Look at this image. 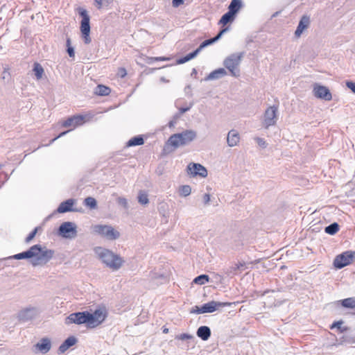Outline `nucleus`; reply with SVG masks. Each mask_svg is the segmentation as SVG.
Instances as JSON below:
<instances>
[{
    "label": "nucleus",
    "mask_w": 355,
    "mask_h": 355,
    "mask_svg": "<svg viewBox=\"0 0 355 355\" xmlns=\"http://www.w3.org/2000/svg\"><path fill=\"white\" fill-rule=\"evenodd\" d=\"M58 234L64 239H73L77 236V226L72 222H64L59 226Z\"/></svg>",
    "instance_id": "8"
},
{
    "label": "nucleus",
    "mask_w": 355,
    "mask_h": 355,
    "mask_svg": "<svg viewBox=\"0 0 355 355\" xmlns=\"http://www.w3.org/2000/svg\"><path fill=\"white\" fill-rule=\"evenodd\" d=\"M94 4L98 9H101L103 7V0H94Z\"/></svg>",
    "instance_id": "51"
},
{
    "label": "nucleus",
    "mask_w": 355,
    "mask_h": 355,
    "mask_svg": "<svg viewBox=\"0 0 355 355\" xmlns=\"http://www.w3.org/2000/svg\"><path fill=\"white\" fill-rule=\"evenodd\" d=\"M137 198L141 205H147L149 202L148 195L145 192L140 191Z\"/></svg>",
    "instance_id": "40"
},
{
    "label": "nucleus",
    "mask_w": 355,
    "mask_h": 355,
    "mask_svg": "<svg viewBox=\"0 0 355 355\" xmlns=\"http://www.w3.org/2000/svg\"><path fill=\"white\" fill-rule=\"evenodd\" d=\"M10 76V68L8 66L5 67L3 68L1 78L5 81H9Z\"/></svg>",
    "instance_id": "43"
},
{
    "label": "nucleus",
    "mask_w": 355,
    "mask_h": 355,
    "mask_svg": "<svg viewBox=\"0 0 355 355\" xmlns=\"http://www.w3.org/2000/svg\"><path fill=\"white\" fill-rule=\"evenodd\" d=\"M245 262L239 263L233 266H229L223 269V272L227 277H232L234 275H238L244 270Z\"/></svg>",
    "instance_id": "15"
},
{
    "label": "nucleus",
    "mask_w": 355,
    "mask_h": 355,
    "mask_svg": "<svg viewBox=\"0 0 355 355\" xmlns=\"http://www.w3.org/2000/svg\"><path fill=\"white\" fill-rule=\"evenodd\" d=\"M156 61H168L171 60V58L169 57H165V56H160V57H155L154 58Z\"/></svg>",
    "instance_id": "52"
},
{
    "label": "nucleus",
    "mask_w": 355,
    "mask_h": 355,
    "mask_svg": "<svg viewBox=\"0 0 355 355\" xmlns=\"http://www.w3.org/2000/svg\"><path fill=\"white\" fill-rule=\"evenodd\" d=\"M236 15L228 10L221 17L220 19L219 20V24L225 26L227 24L233 21Z\"/></svg>",
    "instance_id": "28"
},
{
    "label": "nucleus",
    "mask_w": 355,
    "mask_h": 355,
    "mask_svg": "<svg viewBox=\"0 0 355 355\" xmlns=\"http://www.w3.org/2000/svg\"><path fill=\"white\" fill-rule=\"evenodd\" d=\"M78 15L81 17L82 19L80 21V32L83 38L84 42L87 44H89L92 41L89 36L90 34V17L88 15L87 11L83 8L79 7L78 8Z\"/></svg>",
    "instance_id": "5"
},
{
    "label": "nucleus",
    "mask_w": 355,
    "mask_h": 355,
    "mask_svg": "<svg viewBox=\"0 0 355 355\" xmlns=\"http://www.w3.org/2000/svg\"><path fill=\"white\" fill-rule=\"evenodd\" d=\"M231 305V302H220L212 300L202 304L201 306H195L192 308L190 313L196 314L213 313L220 308L230 306Z\"/></svg>",
    "instance_id": "6"
},
{
    "label": "nucleus",
    "mask_w": 355,
    "mask_h": 355,
    "mask_svg": "<svg viewBox=\"0 0 355 355\" xmlns=\"http://www.w3.org/2000/svg\"><path fill=\"white\" fill-rule=\"evenodd\" d=\"M278 106L268 107L264 113L263 125L266 128L275 125L277 121Z\"/></svg>",
    "instance_id": "11"
},
{
    "label": "nucleus",
    "mask_w": 355,
    "mask_h": 355,
    "mask_svg": "<svg viewBox=\"0 0 355 355\" xmlns=\"http://www.w3.org/2000/svg\"><path fill=\"white\" fill-rule=\"evenodd\" d=\"M84 205L90 209H95L97 207V202L93 197H87L84 200Z\"/></svg>",
    "instance_id": "38"
},
{
    "label": "nucleus",
    "mask_w": 355,
    "mask_h": 355,
    "mask_svg": "<svg viewBox=\"0 0 355 355\" xmlns=\"http://www.w3.org/2000/svg\"><path fill=\"white\" fill-rule=\"evenodd\" d=\"M92 230L94 233L110 241L116 240L120 236V233L108 225H95L92 227Z\"/></svg>",
    "instance_id": "7"
},
{
    "label": "nucleus",
    "mask_w": 355,
    "mask_h": 355,
    "mask_svg": "<svg viewBox=\"0 0 355 355\" xmlns=\"http://www.w3.org/2000/svg\"><path fill=\"white\" fill-rule=\"evenodd\" d=\"M355 257V252L347 250L337 255L334 260V266L337 269H342L349 265Z\"/></svg>",
    "instance_id": "9"
},
{
    "label": "nucleus",
    "mask_w": 355,
    "mask_h": 355,
    "mask_svg": "<svg viewBox=\"0 0 355 355\" xmlns=\"http://www.w3.org/2000/svg\"><path fill=\"white\" fill-rule=\"evenodd\" d=\"M162 331L164 334H167L168 332V329L163 327Z\"/></svg>",
    "instance_id": "58"
},
{
    "label": "nucleus",
    "mask_w": 355,
    "mask_h": 355,
    "mask_svg": "<svg viewBox=\"0 0 355 355\" xmlns=\"http://www.w3.org/2000/svg\"><path fill=\"white\" fill-rule=\"evenodd\" d=\"M110 92V88L103 85H98L95 89V94L102 96L109 95Z\"/></svg>",
    "instance_id": "32"
},
{
    "label": "nucleus",
    "mask_w": 355,
    "mask_h": 355,
    "mask_svg": "<svg viewBox=\"0 0 355 355\" xmlns=\"http://www.w3.org/2000/svg\"><path fill=\"white\" fill-rule=\"evenodd\" d=\"M39 230H42V227L40 226L35 227L33 230L26 237L25 241L26 243H30L34 239Z\"/></svg>",
    "instance_id": "41"
},
{
    "label": "nucleus",
    "mask_w": 355,
    "mask_h": 355,
    "mask_svg": "<svg viewBox=\"0 0 355 355\" xmlns=\"http://www.w3.org/2000/svg\"><path fill=\"white\" fill-rule=\"evenodd\" d=\"M340 230V226L338 223H333L324 228V232L329 235L336 234Z\"/></svg>",
    "instance_id": "33"
},
{
    "label": "nucleus",
    "mask_w": 355,
    "mask_h": 355,
    "mask_svg": "<svg viewBox=\"0 0 355 355\" xmlns=\"http://www.w3.org/2000/svg\"><path fill=\"white\" fill-rule=\"evenodd\" d=\"M94 252L102 263L112 270H118L124 263L123 259L119 254L109 249L96 247L94 248Z\"/></svg>",
    "instance_id": "2"
},
{
    "label": "nucleus",
    "mask_w": 355,
    "mask_h": 355,
    "mask_svg": "<svg viewBox=\"0 0 355 355\" xmlns=\"http://www.w3.org/2000/svg\"><path fill=\"white\" fill-rule=\"evenodd\" d=\"M144 139L142 135H137L131 138L127 143V147L141 146L144 144Z\"/></svg>",
    "instance_id": "29"
},
{
    "label": "nucleus",
    "mask_w": 355,
    "mask_h": 355,
    "mask_svg": "<svg viewBox=\"0 0 355 355\" xmlns=\"http://www.w3.org/2000/svg\"><path fill=\"white\" fill-rule=\"evenodd\" d=\"M33 71L37 80H40L44 74V69L40 64L35 62L33 64Z\"/></svg>",
    "instance_id": "35"
},
{
    "label": "nucleus",
    "mask_w": 355,
    "mask_h": 355,
    "mask_svg": "<svg viewBox=\"0 0 355 355\" xmlns=\"http://www.w3.org/2000/svg\"><path fill=\"white\" fill-rule=\"evenodd\" d=\"M277 15H278V12H275V13L273 15V17H275V16H277Z\"/></svg>",
    "instance_id": "60"
},
{
    "label": "nucleus",
    "mask_w": 355,
    "mask_h": 355,
    "mask_svg": "<svg viewBox=\"0 0 355 355\" xmlns=\"http://www.w3.org/2000/svg\"><path fill=\"white\" fill-rule=\"evenodd\" d=\"M199 53H200V51L198 50V49H196L193 52H191V53H188L187 55H186L185 56L178 59L176 60V64H184V63L193 59L194 58H196Z\"/></svg>",
    "instance_id": "26"
},
{
    "label": "nucleus",
    "mask_w": 355,
    "mask_h": 355,
    "mask_svg": "<svg viewBox=\"0 0 355 355\" xmlns=\"http://www.w3.org/2000/svg\"><path fill=\"white\" fill-rule=\"evenodd\" d=\"M309 16L306 15H303L298 23V25L295 32V35L296 37H300L302 34L303 31L309 27Z\"/></svg>",
    "instance_id": "19"
},
{
    "label": "nucleus",
    "mask_w": 355,
    "mask_h": 355,
    "mask_svg": "<svg viewBox=\"0 0 355 355\" xmlns=\"http://www.w3.org/2000/svg\"><path fill=\"white\" fill-rule=\"evenodd\" d=\"M339 344L340 345H352L355 343V336L343 335L339 338Z\"/></svg>",
    "instance_id": "30"
},
{
    "label": "nucleus",
    "mask_w": 355,
    "mask_h": 355,
    "mask_svg": "<svg viewBox=\"0 0 355 355\" xmlns=\"http://www.w3.org/2000/svg\"><path fill=\"white\" fill-rule=\"evenodd\" d=\"M193 106V104H190L189 106L187 107H182L179 109V112L180 114H182L187 112H188L189 110H191V108Z\"/></svg>",
    "instance_id": "46"
},
{
    "label": "nucleus",
    "mask_w": 355,
    "mask_h": 355,
    "mask_svg": "<svg viewBox=\"0 0 355 355\" xmlns=\"http://www.w3.org/2000/svg\"><path fill=\"white\" fill-rule=\"evenodd\" d=\"M240 140L239 132L236 130H231L229 131L227 136V143L230 147L236 146Z\"/></svg>",
    "instance_id": "23"
},
{
    "label": "nucleus",
    "mask_w": 355,
    "mask_h": 355,
    "mask_svg": "<svg viewBox=\"0 0 355 355\" xmlns=\"http://www.w3.org/2000/svg\"><path fill=\"white\" fill-rule=\"evenodd\" d=\"M66 51L70 58L75 57V51L74 48L71 46V39L69 37H67L66 40Z\"/></svg>",
    "instance_id": "37"
},
{
    "label": "nucleus",
    "mask_w": 355,
    "mask_h": 355,
    "mask_svg": "<svg viewBox=\"0 0 355 355\" xmlns=\"http://www.w3.org/2000/svg\"><path fill=\"white\" fill-rule=\"evenodd\" d=\"M159 214L162 215V223H166L168 222V214L164 208V205H162L159 209Z\"/></svg>",
    "instance_id": "42"
},
{
    "label": "nucleus",
    "mask_w": 355,
    "mask_h": 355,
    "mask_svg": "<svg viewBox=\"0 0 355 355\" xmlns=\"http://www.w3.org/2000/svg\"><path fill=\"white\" fill-rule=\"evenodd\" d=\"M228 30V28H223L222 30H220L218 34L212 37V38H209V39H207V40H205V41H203L200 44V46L197 48L198 50L200 52L203 49H205V47L209 46V45H211L213 44L214 43L216 42L218 40H219L222 35Z\"/></svg>",
    "instance_id": "17"
},
{
    "label": "nucleus",
    "mask_w": 355,
    "mask_h": 355,
    "mask_svg": "<svg viewBox=\"0 0 355 355\" xmlns=\"http://www.w3.org/2000/svg\"><path fill=\"white\" fill-rule=\"evenodd\" d=\"M197 73H198V72H197V70H196L195 68H193V69H192V71H191V76H196V75L197 74Z\"/></svg>",
    "instance_id": "56"
},
{
    "label": "nucleus",
    "mask_w": 355,
    "mask_h": 355,
    "mask_svg": "<svg viewBox=\"0 0 355 355\" xmlns=\"http://www.w3.org/2000/svg\"><path fill=\"white\" fill-rule=\"evenodd\" d=\"M209 281V277L207 275L202 274L195 277L193 282L198 285H203Z\"/></svg>",
    "instance_id": "36"
},
{
    "label": "nucleus",
    "mask_w": 355,
    "mask_h": 355,
    "mask_svg": "<svg viewBox=\"0 0 355 355\" xmlns=\"http://www.w3.org/2000/svg\"><path fill=\"white\" fill-rule=\"evenodd\" d=\"M313 95L318 98L327 101H331L332 98L329 89L325 86L315 84L313 87Z\"/></svg>",
    "instance_id": "14"
},
{
    "label": "nucleus",
    "mask_w": 355,
    "mask_h": 355,
    "mask_svg": "<svg viewBox=\"0 0 355 355\" xmlns=\"http://www.w3.org/2000/svg\"><path fill=\"white\" fill-rule=\"evenodd\" d=\"M340 304L347 309H355V297H348L338 301Z\"/></svg>",
    "instance_id": "34"
},
{
    "label": "nucleus",
    "mask_w": 355,
    "mask_h": 355,
    "mask_svg": "<svg viewBox=\"0 0 355 355\" xmlns=\"http://www.w3.org/2000/svg\"><path fill=\"white\" fill-rule=\"evenodd\" d=\"M107 315L105 307L98 308L94 313L89 312L90 327H95L101 324L105 320Z\"/></svg>",
    "instance_id": "12"
},
{
    "label": "nucleus",
    "mask_w": 355,
    "mask_h": 355,
    "mask_svg": "<svg viewBox=\"0 0 355 355\" xmlns=\"http://www.w3.org/2000/svg\"><path fill=\"white\" fill-rule=\"evenodd\" d=\"M85 122V116L83 115H74L71 117H69L67 120H65L62 126L64 127H76L78 125H80L83 124Z\"/></svg>",
    "instance_id": "16"
},
{
    "label": "nucleus",
    "mask_w": 355,
    "mask_h": 355,
    "mask_svg": "<svg viewBox=\"0 0 355 355\" xmlns=\"http://www.w3.org/2000/svg\"><path fill=\"white\" fill-rule=\"evenodd\" d=\"M75 200L73 198H69L62 202L57 209V211L58 213L62 214L69 211H77V209H73V205L75 203Z\"/></svg>",
    "instance_id": "18"
},
{
    "label": "nucleus",
    "mask_w": 355,
    "mask_h": 355,
    "mask_svg": "<svg viewBox=\"0 0 355 355\" xmlns=\"http://www.w3.org/2000/svg\"><path fill=\"white\" fill-rule=\"evenodd\" d=\"M242 6L243 3L241 0H232L228 6V10L236 15Z\"/></svg>",
    "instance_id": "27"
},
{
    "label": "nucleus",
    "mask_w": 355,
    "mask_h": 355,
    "mask_svg": "<svg viewBox=\"0 0 355 355\" xmlns=\"http://www.w3.org/2000/svg\"><path fill=\"white\" fill-rule=\"evenodd\" d=\"M346 86L352 90L353 93L355 94V83L352 81H347L346 83Z\"/></svg>",
    "instance_id": "48"
},
{
    "label": "nucleus",
    "mask_w": 355,
    "mask_h": 355,
    "mask_svg": "<svg viewBox=\"0 0 355 355\" xmlns=\"http://www.w3.org/2000/svg\"><path fill=\"white\" fill-rule=\"evenodd\" d=\"M203 201L205 205L208 204L210 201V196L208 193H205L203 196Z\"/></svg>",
    "instance_id": "53"
},
{
    "label": "nucleus",
    "mask_w": 355,
    "mask_h": 355,
    "mask_svg": "<svg viewBox=\"0 0 355 355\" xmlns=\"http://www.w3.org/2000/svg\"><path fill=\"white\" fill-rule=\"evenodd\" d=\"M191 188L189 185H183L180 187L179 193L181 196L187 197L191 194Z\"/></svg>",
    "instance_id": "39"
},
{
    "label": "nucleus",
    "mask_w": 355,
    "mask_h": 355,
    "mask_svg": "<svg viewBox=\"0 0 355 355\" xmlns=\"http://www.w3.org/2000/svg\"><path fill=\"white\" fill-rule=\"evenodd\" d=\"M269 292H270V291H269V290L265 291H264V294H266V293H269Z\"/></svg>",
    "instance_id": "59"
},
{
    "label": "nucleus",
    "mask_w": 355,
    "mask_h": 355,
    "mask_svg": "<svg viewBox=\"0 0 355 355\" xmlns=\"http://www.w3.org/2000/svg\"><path fill=\"white\" fill-rule=\"evenodd\" d=\"M154 58H155V57H148L146 59V62L149 64H153L155 61H156Z\"/></svg>",
    "instance_id": "55"
},
{
    "label": "nucleus",
    "mask_w": 355,
    "mask_h": 355,
    "mask_svg": "<svg viewBox=\"0 0 355 355\" xmlns=\"http://www.w3.org/2000/svg\"><path fill=\"white\" fill-rule=\"evenodd\" d=\"M19 259V260L22 259V252L18 253L15 255H13V256L6 258V259Z\"/></svg>",
    "instance_id": "50"
},
{
    "label": "nucleus",
    "mask_w": 355,
    "mask_h": 355,
    "mask_svg": "<svg viewBox=\"0 0 355 355\" xmlns=\"http://www.w3.org/2000/svg\"><path fill=\"white\" fill-rule=\"evenodd\" d=\"M193 338V336L192 335L184 333V334H181L177 335L175 336V339H176V340H186L192 339Z\"/></svg>",
    "instance_id": "44"
},
{
    "label": "nucleus",
    "mask_w": 355,
    "mask_h": 355,
    "mask_svg": "<svg viewBox=\"0 0 355 355\" xmlns=\"http://www.w3.org/2000/svg\"><path fill=\"white\" fill-rule=\"evenodd\" d=\"M343 323H344V322L342 320L335 321L330 325V329H334L336 328L337 331L338 332L344 333L349 329V327H346V326L343 327Z\"/></svg>",
    "instance_id": "31"
},
{
    "label": "nucleus",
    "mask_w": 355,
    "mask_h": 355,
    "mask_svg": "<svg viewBox=\"0 0 355 355\" xmlns=\"http://www.w3.org/2000/svg\"><path fill=\"white\" fill-rule=\"evenodd\" d=\"M54 254V251L47 249L46 246L40 244L32 245L29 250L24 252V259H28L34 266H43L49 262Z\"/></svg>",
    "instance_id": "1"
},
{
    "label": "nucleus",
    "mask_w": 355,
    "mask_h": 355,
    "mask_svg": "<svg viewBox=\"0 0 355 355\" xmlns=\"http://www.w3.org/2000/svg\"><path fill=\"white\" fill-rule=\"evenodd\" d=\"M197 136L196 132L192 130H186L182 132L172 135L166 143V146H172L176 149L185 146L193 141Z\"/></svg>",
    "instance_id": "3"
},
{
    "label": "nucleus",
    "mask_w": 355,
    "mask_h": 355,
    "mask_svg": "<svg viewBox=\"0 0 355 355\" xmlns=\"http://www.w3.org/2000/svg\"><path fill=\"white\" fill-rule=\"evenodd\" d=\"M89 311L76 312L71 313L67 318L65 323L67 324H86L88 327H90L89 324Z\"/></svg>",
    "instance_id": "10"
},
{
    "label": "nucleus",
    "mask_w": 355,
    "mask_h": 355,
    "mask_svg": "<svg viewBox=\"0 0 355 355\" xmlns=\"http://www.w3.org/2000/svg\"><path fill=\"white\" fill-rule=\"evenodd\" d=\"M78 342V339L73 336H71L68 337L59 347L58 348V354L64 353L69 348L73 346Z\"/></svg>",
    "instance_id": "21"
},
{
    "label": "nucleus",
    "mask_w": 355,
    "mask_h": 355,
    "mask_svg": "<svg viewBox=\"0 0 355 355\" xmlns=\"http://www.w3.org/2000/svg\"><path fill=\"white\" fill-rule=\"evenodd\" d=\"M227 74V71L223 68H218L211 71L206 78L205 80L219 79Z\"/></svg>",
    "instance_id": "25"
},
{
    "label": "nucleus",
    "mask_w": 355,
    "mask_h": 355,
    "mask_svg": "<svg viewBox=\"0 0 355 355\" xmlns=\"http://www.w3.org/2000/svg\"><path fill=\"white\" fill-rule=\"evenodd\" d=\"M40 313V310L36 307H27L24 309V322L30 321L36 318Z\"/></svg>",
    "instance_id": "22"
},
{
    "label": "nucleus",
    "mask_w": 355,
    "mask_h": 355,
    "mask_svg": "<svg viewBox=\"0 0 355 355\" xmlns=\"http://www.w3.org/2000/svg\"><path fill=\"white\" fill-rule=\"evenodd\" d=\"M184 3V0H172V6L174 8H178Z\"/></svg>",
    "instance_id": "49"
},
{
    "label": "nucleus",
    "mask_w": 355,
    "mask_h": 355,
    "mask_svg": "<svg viewBox=\"0 0 355 355\" xmlns=\"http://www.w3.org/2000/svg\"><path fill=\"white\" fill-rule=\"evenodd\" d=\"M35 347L42 354H46L51 347V340L48 338H42L36 345Z\"/></svg>",
    "instance_id": "20"
},
{
    "label": "nucleus",
    "mask_w": 355,
    "mask_h": 355,
    "mask_svg": "<svg viewBox=\"0 0 355 355\" xmlns=\"http://www.w3.org/2000/svg\"><path fill=\"white\" fill-rule=\"evenodd\" d=\"M243 55V52L232 53L223 61V65L234 77H239L240 76L239 67Z\"/></svg>",
    "instance_id": "4"
},
{
    "label": "nucleus",
    "mask_w": 355,
    "mask_h": 355,
    "mask_svg": "<svg viewBox=\"0 0 355 355\" xmlns=\"http://www.w3.org/2000/svg\"><path fill=\"white\" fill-rule=\"evenodd\" d=\"M69 132L68 131H65V132H61L58 136H57L56 137H55L54 139H51V144H52L53 141H55L57 139H58L59 137H61L62 136L64 135L65 134H67V132Z\"/></svg>",
    "instance_id": "54"
},
{
    "label": "nucleus",
    "mask_w": 355,
    "mask_h": 355,
    "mask_svg": "<svg viewBox=\"0 0 355 355\" xmlns=\"http://www.w3.org/2000/svg\"><path fill=\"white\" fill-rule=\"evenodd\" d=\"M187 173L192 177L200 176L205 178L207 176V171L205 166L198 163H190L187 166Z\"/></svg>",
    "instance_id": "13"
},
{
    "label": "nucleus",
    "mask_w": 355,
    "mask_h": 355,
    "mask_svg": "<svg viewBox=\"0 0 355 355\" xmlns=\"http://www.w3.org/2000/svg\"><path fill=\"white\" fill-rule=\"evenodd\" d=\"M257 144L259 146L262 147L263 148H266L267 146V144L266 141L263 139L261 138H257Z\"/></svg>",
    "instance_id": "47"
},
{
    "label": "nucleus",
    "mask_w": 355,
    "mask_h": 355,
    "mask_svg": "<svg viewBox=\"0 0 355 355\" xmlns=\"http://www.w3.org/2000/svg\"><path fill=\"white\" fill-rule=\"evenodd\" d=\"M117 203L122 206L124 209H128V203L126 198L123 197H119L116 200Z\"/></svg>",
    "instance_id": "45"
},
{
    "label": "nucleus",
    "mask_w": 355,
    "mask_h": 355,
    "mask_svg": "<svg viewBox=\"0 0 355 355\" xmlns=\"http://www.w3.org/2000/svg\"><path fill=\"white\" fill-rule=\"evenodd\" d=\"M211 334V329L207 326H200L196 331L197 336L204 341L207 340L210 338Z\"/></svg>",
    "instance_id": "24"
},
{
    "label": "nucleus",
    "mask_w": 355,
    "mask_h": 355,
    "mask_svg": "<svg viewBox=\"0 0 355 355\" xmlns=\"http://www.w3.org/2000/svg\"><path fill=\"white\" fill-rule=\"evenodd\" d=\"M174 124H175V121H169V123H168V126H169L170 128L173 127V126H174Z\"/></svg>",
    "instance_id": "57"
}]
</instances>
